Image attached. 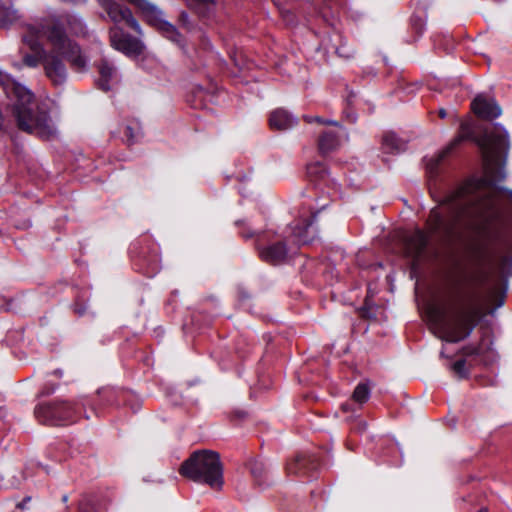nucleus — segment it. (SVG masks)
I'll return each instance as SVG.
<instances>
[{
    "mask_svg": "<svg viewBox=\"0 0 512 512\" xmlns=\"http://www.w3.org/2000/svg\"><path fill=\"white\" fill-rule=\"evenodd\" d=\"M487 177H472L450 190L440 207L430 211L427 230L417 229L407 239V254L418 261L431 238L448 240L459 227L474 230L481 237H490L500 211L490 197L492 169L508 149V133L499 124L487 127L478 141Z\"/></svg>",
    "mask_w": 512,
    "mask_h": 512,
    "instance_id": "nucleus-1",
    "label": "nucleus"
},
{
    "mask_svg": "<svg viewBox=\"0 0 512 512\" xmlns=\"http://www.w3.org/2000/svg\"><path fill=\"white\" fill-rule=\"evenodd\" d=\"M46 40L48 52H43V69L45 76L54 86H61L67 81V68L64 60L78 71L87 68L88 60L82 54L77 42L71 39L64 22L58 16H49L40 22V31Z\"/></svg>",
    "mask_w": 512,
    "mask_h": 512,
    "instance_id": "nucleus-2",
    "label": "nucleus"
},
{
    "mask_svg": "<svg viewBox=\"0 0 512 512\" xmlns=\"http://www.w3.org/2000/svg\"><path fill=\"white\" fill-rule=\"evenodd\" d=\"M0 85L11 99L17 127L43 140H55L59 130L47 107L35 101L34 93L10 74L0 70Z\"/></svg>",
    "mask_w": 512,
    "mask_h": 512,
    "instance_id": "nucleus-3",
    "label": "nucleus"
},
{
    "mask_svg": "<svg viewBox=\"0 0 512 512\" xmlns=\"http://www.w3.org/2000/svg\"><path fill=\"white\" fill-rule=\"evenodd\" d=\"M482 314L479 295L470 292L463 296L461 303L452 311L432 309L430 318L437 336L450 343H457L470 336L476 320Z\"/></svg>",
    "mask_w": 512,
    "mask_h": 512,
    "instance_id": "nucleus-4",
    "label": "nucleus"
},
{
    "mask_svg": "<svg viewBox=\"0 0 512 512\" xmlns=\"http://www.w3.org/2000/svg\"><path fill=\"white\" fill-rule=\"evenodd\" d=\"M180 474L198 483H205L211 488L223 485V466L218 453L210 450L194 452L185 460L179 470Z\"/></svg>",
    "mask_w": 512,
    "mask_h": 512,
    "instance_id": "nucleus-5",
    "label": "nucleus"
},
{
    "mask_svg": "<svg viewBox=\"0 0 512 512\" xmlns=\"http://www.w3.org/2000/svg\"><path fill=\"white\" fill-rule=\"evenodd\" d=\"M35 417L47 425H66L75 421L77 408L65 401L41 403L35 408Z\"/></svg>",
    "mask_w": 512,
    "mask_h": 512,
    "instance_id": "nucleus-6",
    "label": "nucleus"
},
{
    "mask_svg": "<svg viewBox=\"0 0 512 512\" xmlns=\"http://www.w3.org/2000/svg\"><path fill=\"white\" fill-rule=\"evenodd\" d=\"M304 120L308 123L317 122L320 124L333 126V128H327L320 133L318 139V150L322 155H326L337 150L344 142L348 140L347 130L337 121L324 119L318 116H304Z\"/></svg>",
    "mask_w": 512,
    "mask_h": 512,
    "instance_id": "nucleus-7",
    "label": "nucleus"
},
{
    "mask_svg": "<svg viewBox=\"0 0 512 512\" xmlns=\"http://www.w3.org/2000/svg\"><path fill=\"white\" fill-rule=\"evenodd\" d=\"M136 6L143 14L146 21L157 28L167 39L180 44L181 35L176 27L164 19L163 12L147 0H127Z\"/></svg>",
    "mask_w": 512,
    "mask_h": 512,
    "instance_id": "nucleus-8",
    "label": "nucleus"
},
{
    "mask_svg": "<svg viewBox=\"0 0 512 512\" xmlns=\"http://www.w3.org/2000/svg\"><path fill=\"white\" fill-rule=\"evenodd\" d=\"M110 42L114 49L122 52L128 57H137L141 55L145 48L142 41L126 34L117 26L110 30Z\"/></svg>",
    "mask_w": 512,
    "mask_h": 512,
    "instance_id": "nucleus-9",
    "label": "nucleus"
},
{
    "mask_svg": "<svg viewBox=\"0 0 512 512\" xmlns=\"http://www.w3.org/2000/svg\"><path fill=\"white\" fill-rule=\"evenodd\" d=\"M28 31L30 34L24 35L23 41L25 43H27L33 51H38V52L35 54L26 53L25 55H23V58H22L23 63L22 64L29 68H36L39 66L40 63L43 64V58H44L43 52H48V50H44L41 47V45L38 43V41L34 38V36L42 37L41 33H37L38 31H40V24L37 27L29 25Z\"/></svg>",
    "mask_w": 512,
    "mask_h": 512,
    "instance_id": "nucleus-10",
    "label": "nucleus"
},
{
    "mask_svg": "<svg viewBox=\"0 0 512 512\" xmlns=\"http://www.w3.org/2000/svg\"><path fill=\"white\" fill-rule=\"evenodd\" d=\"M473 112L480 118L492 120L499 117L502 109L494 98L478 95L471 103Z\"/></svg>",
    "mask_w": 512,
    "mask_h": 512,
    "instance_id": "nucleus-11",
    "label": "nucleus"
},
{
    "mask_svg": "<svg viewBox=\"0 0 512 512\" xmlns=\"http://www.w3.org/2000/svg\"><path fill=\"white\" fill-rule=\"evenodd\" d=\"M315 217L316 215L312 214L310 218L304 219L301 224L297 223L290 227L295 244H308L314 240L317 234V229L313 225Z\"/></svg>",
    "mask_w": 512,
    "mask_h": 512,
    "instance_id": "nucleus-12",
    "label": "nucleus"
},
{
    "mask_svg": "<svg viewBox=\"0 0 512 512\" xmlns=\"http://www.w3.org/2000/svg\"><path fill=\"white\" fill-rule=\"evenodd\" d=\"M259 256L265 262L279 264L287 257V248L284 242H277L265 247L257 246Z\"/></svg>",
    "mask_w": 512,
    "mask_h": 512,
    "instance_id": "nucleus-13",
    "label": "nucleus"
},
{
    "mask_svg": "<svg viewBox=\"0 0 512 512\" xmlns=\"http://www.w3.org/2000/svg\"><path fill=\"white\" fill-rule=\"evenodd\" d=\"M99 74L98 85L104 91L110 90L112 85L118 82L117 69L107 59H102Z\"/></svg>",
    "mask_w": 512,
    "mask_h": 512,
    "instance_id": "nucleus-14",
    "label": "nucleus"
},
{
    "mask_svg": "<svg viewBox=\"0 0 512 512\" xmlns=\"http://www.w3.org/2000/svg\"><path fill=\"white\" fill-rule=\"evenodd\" d=\"M187 6L201 19H211L218 8V0H185Z\"/></svg>",
    "mask_w": 512,
    "mask_h": 512,
    "instance_id": "nucleus-15",
    "label": "nucleus"
},
{
    "mask_svg": "<svg viewBox=\"0 0 512 512\" xmlns=\"http://www.w3.org/2000/svg\"><path fill=\"white\" fill-rule=\"evenodd\" d=\"M297 118L284 109H276L269 118L270 126L277 130H287L297 124Z\"/></svg>",
    "mask_w": 512,
    "mask_h": 512,
    "instance_id": "nucleus-16",
    "label": "nucleus"
},
{
    "mask_svg": "<svg viewBox=\"0 0 512 512\" xmlns=\"http://www.w3.org/2000/svg\"><path fill=\"white\" fill-rule=\"evenodd\" d=\"M307 175L311 181L324 184V185H335L334 179L330 178L329 172L325 165L320 162H315L307 165Z\"/></svg>",
    "mask_w": 512,
    "mask_h": 512,
    "instance_id": "nucleus-17",
    "label": "nucleus"
},
{
    "mask_svg": "<svg viewBox=\"0 0 512 512\" xmlns=\"http://www.w3.org/2000/svg\"><path fill=\"white\" fill-rule=\"evenodd\" d=\"M462 141V137L455 138L446 148L427 160L426 166L430 174L437 172L440 163L451 153V151Z\"/></svg>",
    "mask_w": 512,
    "mask_h": 512,
    "instance_id": "nucleus-18",
    "label": "nucleus"
},
{
    "mask_svg": "<svg viewBox=\"0 0 512 512\" xmlns=\"http://www.w3.org/2000/svg\"><path fill=\"white\" fill-rule=\"evenodd\" d=\"M65 22L67 23L70 33L77 37L87 35V27L83 19L77 15H67Z\"/></svg>",
    "mask_w": 512,
    "mask_h": 512,
    "instance_id": "nucleus-19",
    "label": "nucleus"
},
{
    "mask_svg": "<svg viewBox=\"0 0 512 512\" xmlns=\"http://www.w3.org/2000/svg\"><path fill=\"white\" fill-rule=\"evenodd\" d=\"M18 19V11L13 6L0 5V28H9Z\"/></svg>",
    "mask_w": 512,
    "mask_h": 512,
    "instance_id": "nucleus-20",
    "label": "nucleus"
},
{
    "mask_svg": "<svg viewBox=\"0 0 512 512\" xmlns=\"http://www.w3.org/2000/svg\"><path fill=\"white\" fill-rule=\"evenodd\" d=\"M382 148L387 153H396L402 149V143L395 134L387 133L383 136Z\"/></svg>",
    "mask_w": 512,
    "mask_h": 512,
    "instance_id": "nucleus-21",
    "label": "nucleus"
},
{
    "mask_svg": "<svg viewBox=\"0 0 512 512\" xmlns=\"http://www.w3.org/2000/svg\"><path fill=\"white\" fill-rule=\"evenodd\" d=\"M371 390L367 383H359L352 394V400L358 405H362L370 398Z\"/></svg>",
    "mask_w": 512,
    "mask_h": 512,
    "instance_id": "nucleus-22",
    "label": "nucleus"
},
{
    "mask_svg": "<svg viewBox=\"0 0 512 512\" xmlns=\"http://www.w3.org/2000/svg\"><path fill=\"white\" fill-rule=\"evenodd\" d=\"M124 136L128 144H133L141 137V127L137 121H133L124 127Z\"/></svg>",
    "mask_w": 512,
    "mask_h": 512,
    "instance_id": "nucleus-23",
    "label": "nucleus"
},
{
    "mask_svg": "<svg viewBox=\"0 0 512 512\" xmlns=\"http://www.w3.org/2000/svg\"><path fill=\"white\" fill-rule=\"evenodd\" d=\"M307 459L304 456H297L296 459L287 464L289 474L304 475L306 473Z\"/></svg>",
    "mask_w": 512,
    "mask_h": 512,
    "instance_id": "nucleus-24",
    "label": "nucleus"
},
{
    "mask_svg": "<svg viewBox=\"0 0 512 512\" xmlns=\"http://www.w3.org/2000/svg\"><path fill=\"white\" fill-rule=\"evenodd\" d=\"M411 25L417 33L423 32L426 25V12L424 9H419L413 13Z\"/></svg>",
    "mask_w": 512,
    "mask_h": 512,
    "instance_id": "nucleus-25",
    "label": "nucleus"
},
{
    "mask_svg": "<svg viewBox=\"0 0 512 512\" xmlns=\"http://www.w3.org/2000/svg\"><path fill=\"white\" fill-rule=\"evenodd\" d=\"M78 512H96V500L92 496H84L79 503Z\"/></svg>",
    "mask_w": 512,
    "mask_h": 512,
    "instance_id": "nucleus-26",
    "label": "nucleus"
},
{
    "mask_svg": "<svg viewBox=\"0 0 512 512\" xmlns=\"http://www.w3.org/2000/svg\"><path fill=\"white\" fill-rule=\"evenodd\" d=\"M250 471L253 477L259 480L265 473V466L262 462L255 460L250 463Z\"/></svg>",
    "mask_w": 512,
    "mask_h": 512,
    "instance_id": "nucleus-27",
    "label": "nucleus"
},
{
    "mask_svg": "<svg viewBox=\"0 0 512 512\" xmlns=\"http://www.w3.org/2000/svg\"><path fill=\"white\" fill-rule=\"evenodd\" d=\"M453 371L461 378L465 377L466 372V362L465 360H458L452 366Z\"/></svg>",
    "mask_w": 512,
    "mask_h": 512,
    "instance_id": "nucleus-28",
    "label": "nucleus"
},
{
    "mask_svg": "<svg viewBox=\"0 0 512 512\" xmlns=\"http://www.w3.org/2000/svg\"><path fill=\"white\" fill-rule=\"evenodd\" d=\"M179 22L181 23V25L190 30L192 28V25H191V22H190V18H189V15L187 12L185 11H182L179 15Z\"/></svg>",
    "mask_w": 512,
    "mask_h": 512,
    "instance_id": "nucleus-29",
    "label": "nucleus"
},
{
    "mask_svg": "<svg viewBox=\"0 0 512 512\" xmlns=\"http://www.w3.org/2000/svg\"><path fill=\"white\" fill-rule=\"evenodd\" d=\"M242 236L244 238H250V237H253L254 236V233L253 232H249V233H242Z\"/></svg>",
    "mask_w": 512,
    "mask_h": 512,
    "instance_id": "nucleus-30",
    "label": "nucleus"
},
{
    "mask_svg": "<svg viewBox=\"0 0 512 512\" xmlns=\"http://www.w3.org/2000/svg\"><path fill=\"white\" fill-rule=\"evenodd\" d=\"M156 273V267L152 268L151 270L149 271H146V274H148L149 276H152Z\"/></svg>",
    "mask_w": 512,
    "mask_h": 512,
    "instance_id": "nucleus-31",
    "label": "nucleus"
},
{
    "mask_svg": "<svg viewBox=\"0 0 512 512\" xmlns=\"http://www.w3.org/2000/svg\"><path fill=\"white\" fill-rule=\"evenodd\" d=\"M342 409H343L344 411H348V410H350V404H349V403H345V404H343V405H342Z\"/></svg>",
    "mask_w": 512,
    "mask_h": 512,
    "instance_id": "nucleus-32",
    "label": "nucleus"
},
{
    "mask_svg": "<svg viewBox=\"0 0 512 512\" xmlns=\"http://www.w3.org/2000/svg\"><path fill=\"white\" fill-rule=\"evenodd\" d=\"M439 114H440V117H442V118L446 117V111L444 109H441L439 111Z\"/></svg>",
    "mask_w": 512,
    "mask_h": 512,
    "instance_id": "nucleus-33",
    "label": "nucleus"
},
{
    "mask_svg": "<svg viewBox=\"0 0 512 512\" xmlns=\"http://www.w3.org/2000/svg\"><path fill=\"white\" fill-rule=\"evenodd\" d=\"M62 501H63L64 503H66V502L68 501V496H67V495H63V496H62Z\"/></svg>",
    "mask_w": 512,
    "mask_h": 512,
    "instance_id": "nucleus-34",
    "label": "nucleus"
},
{
    "mask_svg": "<svg viewBox=\"0 0 512 512\" xmlns=\"http://www.w3.org/2000/svg\"><path fill=\"white\" fill-rule=\"evenodd\" d=\"M24 506H25V503H18V504H17V507H18V508H21V509H22V508H24Z\"/></svg>",
    "mask_w": 512,
    "mask_h": 512,
    "instance_id": "nucleus-35",
    "label": "nucleus"
},
{
    "mask_svg": "<svg viewBox=\"0 0 512 512\" xmlns=\"http://www.w3.org/2000/svg\"><path fill=\"white\" fill-rule=\"evenodd\" d=\"M54 373L57 374L58 376L62 375V371H60V370H56Z\"/></svg>",
    "mask_w": 512,
    "mask_h": 512,
    "instance_id": "nucleus-36",
    "label": "nucleus"
},
{
    "mask_svg": "<svg viewBox=\"0 0 512 512\" xmlns=\"http://www.w3.org/2000/svg\"><path fill=\"white\" fill-rule=\"evenodd\" d=\"M14 66H15V67H17V68H19V69L21 68V64H17V63H16V64H14Z\"/></svg>",
    "mask_w": 512,
    "mask_h": 512,
    "instance_id": "nucleus-37",
    "label": "nucleus"
}]
</instances>
